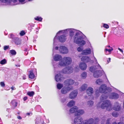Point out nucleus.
Wrapping results in <instances>:
<instances>
[{
	"label": "nucleus",
	"mask_w": 124,
	"mask_h": 124,
	"mask_svg": "<svg viewBox=\"0 0 124 124\" xmlns=\"http://www.w3.org/2000/svg\"><path fill=\"white\" fill-rule=\"evenodd\" d=\"M79 67L82 70H85L87 68V65L85 63L81 62L79 64Z\"/></svg>",
	"instance_id": "6ab92c4d"
},
{
	"label": "nucleus",
	"mask_w": 124,
	"mask_h": 124,
	"mask_svg": "<svg viewBox=\"0 0 124 124\" xmlns=\"http://www.w3.org/2000/svg\"><path fill=\"white\" fill-rule=\"evenodd\" d=\"M79 70V68L78 66L76 67L75 68V70L76 71H78Z\"/></svg>",
	"instance_id": "864d4df0"
},
{
	"label": "nucleus",
	"mask_w": 124,
	"mask_h": 124,
	"mask_svg": "<svg viewBox=\"0 0 124 124\" xmlns=\"http://www.w3.org/2000/svg\"><path fill=\"white\" fill-rule=\"evenodd\" d=\"M78 93L77 90H75L73 91L70 93V98L71 99H74L77 96Z\"/></svg>",
	"instance_id": "1a4fd4ad"
},
{
	"label": "nucleus",
	"mask_w": 124,
	"mask_h": 124,
	"mask_svg": "<svg viewBox=\"0 0 124 124\" xmlns=\"http://www.w3.org/2000/svg\"><path fill=\"white\" fill-rule=\"evenodd\" d=\"M11 105L14 108H15L17 106V103L16 102L15 100L12 101L11 103Z\"/></svg>",
	"instance_id": "473e14b6"
},
{
	"label": "nucleus",
	"mask_w": 124,
	"mask_h": 124,
	"mask_svg": "<svg viewBox=\"0 0 124 124\" xmlns=\"http://www.w3.org/2000/svg\"><path fill=\"white\" fill-rule=\"evenodd\" d=\"M72 89V86H64L62 89L61 92L62 93L65 94L68 93Z\"/></svg>",
	"instance_id": "39448f33"
},
{
	"label": "nucleus",
	"mask_w": 124,
	"mask_h": 124,
	"mask_svg": "<svg viewBox=\"0 0 124 124\" xmlns=\"http://www.w3.org/2000/svg\"><path fill=\"white\" fill-rule=\"evenodd\" d=\"M10 1V0H0V2L5 4L9 5Z\"/></svg>",
	"instance_id": "72a5a7b5"
},
{
	"label": "nucleus",
	"mask_w": 124,
	"mask_h": 124,
	"mask_svg": "<svg viewBox=\"0 0 124 124\" xmlns=\"http://www.w3.org/2000/svg\"><path fill=\"white\" fill-rule=\"evenodd\" d=\"M107 87L105 85L103 84L101 85L100 87L99 91L97 90L96 91V93L97 96L98 95V92L100 93H103L105 92L106 90Z\"/></svg>",
	"instance_id": "20e7f679"
},
{
	"label": "nucleus",
	"mask_w": 124,
	"mask_h": 124,
	"mask_svg": "<svg viewBox=\"0 0 124 124\" xmlns=\"http://www.w3.org/2000/svg\"><path fill=\"white\" fill-rule=\"evenodd\" d=\"M93 102L92 101H87L86 103L87 105L89 107H91L93 106Z\"/></svg>",
	"instance_id": "c85d7f7f"
},
{
	"label": "nucleus",
	"mask_w": 124,
	"mask_h": 124,
	"mask_svg": "<svg viewBox=\"0 0 124 124\" xmlns=\"http://www.w3.org/2000/svg\"><path fill=\"white\" fill-rule=\"evenodd\" d=\"M43 123V120H41L40 118H37L36 119V124H44Z\"/></svg>",
	"instance_id": "bb28decb"
},
{
	"label": "nucleus",
	"mask_w": 124,
	"mask_h": 124,
	"mask_svg": "<svg viewBox=\"0 0 124 124\" xmlns=\"http://www.w3.org/2000/svg\"><path fill=\"white\" fill-rule=\"evenodd\" d=\"M26 78V76L25 75H24L23 77V79H25Z\"/></svg>",
	"instance_id": "052dcab7"
},
{
	"label": "nucleus",
	"mask_w": 124,
	"mask_h": 124,
	"mask_svg": "<svg viewBox=\"0 0 124 124\" xmlns=\"http://www.w3.org/2000/svg\"><path fill=\"white\" fill-rule=\"evenodd\" d=\"M21 41L20 39L17 38H16L15 39V44L17 45H19L21 43Z\"/></svg>",
	"instance_id": "2f4dec72"
},
{
	"label": "nucleus",
	"mask_w": 124,
	"mask_h": 124,
	"mask_svg": "<svg viewBox=\"0 0 124 124\" xmlns=\"http://www.w3.org/2000/svg\"><path fill=\"white\" fill-rule=\"evenodd\" d=\"M6 61L5 59H4L1 61L0 62V63L1 64H4L6 63Z\"/></svg>",
	"instance_id": "a19ab883"
},
{
	"label": "nucleus",
	"mask_w": 124,
	"mask_h": 124,
	"mask_svg": "<svg viewBox=\"0 0 124 124\" xmlns=\"http://www.w3.org/2000/svg\"><path fill=\"white\" fill-rule=\"evenodd\" d=\"M108 93L102 94L101 98V101L99 103L98 106L102 108H106L108 111L112 109V107L110 104V101L108 100H105L107 98Z\"/></svg>",
	"instance_id": "f03ea898"
},
{
	"label": "nucleus",
	"mask_w": 124,
	"mask_h": 124,
	"mask_svg": "<svg viewBox=\"0 0 124 124\" xmlns=\"http://www.w3.org/2000/svg\"><path fill=\"white\" fill-rule=\"evenodd\" d=\"M10 53L12 55H15L16 54V51L14 50H11L10 51Z\"/></svg>",
	"instance_id": "c03bdc74"
},
{
	"label": "nucleus",
	"mask_w": 124,
	"mask_h": 124,
	"mask_svg": "<svg viewBox=\"0 0 124 124\" xmlns=\"http://www.w3.org/2000/svg\"><path fill=\"white\" fill-rule=\"evenodd\" d=\"M11 89L12 90H15L16 89V88L14 86H12L11 88Z\"/></svg>",
	"instance_id": "6e6d98bb"
},
{
	"label": "nucleus",
	"mask_w": 124,
	"mask_h": 124,
	"mask_svg": "<svg viewBox=\"0 0 124 124\" xmlns=\"http://www.w3.org/2000/svg\"><path fill=\"white\" fill-rule=\"evenodd\" d=\"M14 35L12 34H10V37L11 38H13Z\"/></svg>",
	"instance_id": "4d7b16f0"
},
{
	"label": "nucleus",
	"mask_w": 124,
	"mask_h": 124,
	"mask_svg": "<svg viewBox=\"0 0 124 124\" xmlns=\"http://www.w3.org/2000/svg\"><path fill=\"white\" fill-rule=\"evenodd\" d=\"M17 118L19 119H22V118L20 116H18L17 117Z\"/></svg>",
	"instance_id": "e2e57ef3"
},
{
	"label": "nucleus",
	"mask_w": 124,
	"mask_h": 124,
	"mask_svg": "<svg viewBox=\"0 0 124 124\" xmlns=\"http://www.w3.org/2000/svg\"><path fill=\"white\" fill-rule=\"evenodd\" d=\"M0 84L1 86L3 87H4L5 85L4 82H1L0 83Z\"/></svg>",
	"instance_id": "8fccbe9b"
},
{
	"label": "nucleus",
	"mask_w": 124,
	"mask_h": 124,
	"mask_svg": "<svg viewBox=\"0 0 124 124\" xmlns=\"http://www.w3.org/2000/svg\"><path fill=\"white\" fill-rule=\"evenodd\" d=\"M112 116L115 117H116L118 116V113L116 112H114L112 113Z\"/></svg>",
	"instance_id": "ea45409f"
},
{
	"label": "nucleus",
	"mask_w": 124,
	"mask_h": 124,
	"mask_svg": "<svg viewBox=\"0 0 124 124\" xmlns=\"http://www.w3.org/2000/svg\"><path fill=\"white\" fill-rule=\"evenodd\" d=\"M79 84V83H78V82H76V83H75V85H78Z\"/></svg>",
	"instance_id": "774afa93"
},
{
	"label": "nucleus",
	"mask_w": 124,
	"mask_h": 124,
	"mask_svg": "<svg viewBox=\"0 0 124 124\" xmlns=\"http://www.w3.org/2000/svg\"><path fill=\"white\" fill-rule=\"evenodd\" d=\"M65 100H66L65 99H62L61 101L62 102L64 103L65 101Z\"/></svg>",
	"instance_id": "13d9d810"
},
{
	"label": "nucleus",
	"mask_w": 124,
	"mask_h": 124,
	"mask_svg": "<svg viewBox=\"0 0 124 124\" xmlns=\"http://www.w3.org/2000/svg\"><path fill=\"white\" fill-rule=\"evenodd\" d=\"M55 49L56 50H58V47L56 46L55 47Z\"/></svg>",
	"instance_id": "338daca9"
},
{
	"label": "nucleus",
	"mask_w": 124,
	"mask_h": 124,
	"mask_svg": "<svg viewBox=\"0 0 124 124\" xmlns=\"http://www.w3.org/2000/svg\"><path fill=\"white\" fill-rule=\"evenodd\" d=\"M9 5H17L19 4L18 0H10Z\"/></svg>",
	"instance_id": "393cba45"
},
{
	"label": "nucleus",
	"mask_w": 124,
	"mask_h": 124,
	"mask_svg": "<svg viewBox=\"0 0 124 124\" xmlns=\"http://www.w3.org/2000/svg\"><path fill=\"white\" fill-rule=\"evenodd\" d=\"M58 39L60 42H64L66 39V36L64 35H61L59 37Z\"/></svg>",
	"instance_id": "aec40b11"
},
{
	"label": "nucleus",
	"mask_w": 124,
	"mask_h": 124,
	"mask_svg": "<svg viewBox=\"0 0 124 124\" xmlns=\"http://www.w3.org/2000/svg\"><path fill=\"white\" fill-rule=\"evenodd\" d=\"M94 60L95 61L96 63V65L95 66L97 67L98 68V69H100L101 68V66L98 63L97 59L96 58L94 57Z\"/></svg>",
	"instance_id": "c9c22d12"
},
{
	"label": "nucleus",
	"mask_w": 124,
	"mask_h": 124,
	"mask_svg": "<svg viewBox=\"0 0 124 124\" xmlns=\"http://www.w3.org/2000/svg\"><path fill=\"white\" fill-rule=\"evenodd\" d=\"M120 107L121 104H119L118 102H116L114 104L113 108L115 111H118L120 110Z\"/></svg>",
	"instance_id": "ddd939ff"
},
{
	"label": "nucleus",
	"mask_w": 124,
	"mask_h": 124,
	"mask_svg": "<svg viewBox=\"0 0 124 124\" xmlns=\"http://www.w3.org/2000/svg\"><path fill=\"white\" fill-rule=\"evenodd\" d=\"M87 86V84H84L81 86L80 88L82 91H84L85 90Z\"/></svg>",
	"instance_id": "7c9ffc66"
},
{
	"label": "nucleus",
	"mask_w": 124,
	"mask_h": 124,
	"mask_svg": "<svg viewBox=\"0 0 124 124\" xmlns=\"http://www.w3.org/2000/svg\"><path fill=\"white\" fill-rule=\"evenodd\" d=\"M59 50L63 54H66L68 52V50L67 48L64 46H61L59 48Z\"/></svg>",
	"instance_id": "0eeeda50"
},
{
	"label": "nucleus",
	"mask_w": 124,
	"mask_h": 124,
	"mask_svg": "<svg viewBox=\"0 0 124 124\" xmlns=\"http://www.w3.org/2000/svg\"><path fill=\"white\" fill-rule=\"evenodd\" d=\"M118 50H119L122 53H123V51L121 49L119 48H118Z\"/></svg>",
	"instance_id": "680f3d73"
},
{
	"label": "nucleus",
	"mask_w": 124,
	"mask_h": 124,
	"mask_svg": "<svg viewBox=\"0 0 124 124\" xmlns=\"http://www.w3.org/2000/svg\"><path fill=\"white\" fill-rule=\"evenodd\" d=\"M20 34L21 36H23L25 34V33L24 31H21L20 33Z\"/></svg>",
	"instance_id": "de8ad7c7"
},
{
	"label": "nucleus",
	"mask_w": 124,
	"mask_h": 124,
	"mask_svg": "<svg viewBox=\"0 0 124 124\" xmlns=\"http://www.w3.org/2000/svg\"><path fill=\"white\" fill-rule=\"evenodd\" d=\"M69 69L67 68V67L64 68L63 70V72L65 74H70L72 73V70L71 69H70V71H68L67 70H69Z\"/></svg>",
	"instance_id": "a878e982"
},
{
	"label": "nucleus",
	"mask_w": 124,
	"mask_h": 124,
	"mask_svg": "<svg viewBox=\"0 0 124 124\" xmlns=\"http://www.w3.org/2000/svg\"><path fill=\"white\" fill-rule=\"evenodd\" d=\"M109 97L110 99H117L119 98V95L116 93H112L109 95Z\"/></svg>",
	"instance_id": "f8f14e48"
},
{
	"label": "nucleus",
	"mask_w": 124,
	"mask_h": 124,
	"mask_svg": "<svg viewBox=\"0 0 124 124\" xmlns=\"http://www.w3.org/2000/svg\"><path fill=\"white\" fill-rule=\"evenodd\" d=\"M87 74L86 72H84L81 74L82 78L83 79L85 78L86 77Z\"/></svg>",
	"instance_id": "e433bc0d"
},
{
	"label": "nucleus",
	"mask_w": 124,
	"mask_h": 124,
	"mask_svg": "<svg viewBox=\"0 0 124 124\" xmlns=\"http://www.w3.org/2000/svg\"><path fill=\"white\" fill-rule=\"evenodd\" d=\"M78 109V107L76 106H75L70 109L69 111L70 113H75V114L76 115Z\"/></svg>",
	"instance_id": "412c9836"
},
{
	"label": "nucleus",
	"mask_w": 124,
	"mask_h": 124,
	"mask_svg": "<svg viewBox=\"0 0 124 124\" xmlns=\"http://www.w3.org/2000/svg\"><path fill=\"white\" fill-rule=\"evenodd\" d=\"M113 50V49L112 47H111L110 48L108 49L107 48H106L105 50V52H106L107 51H108L109 53H111V51Z\"/></svg>",
	"instance_id": "79ce46f5"
},
{
	"label": "nucleus",
	"mask_w": 124,
	"mask_h": 124,
	"mask_svg": "<svg viewBox=\"0 0 124 124\" xmlns=\"http://www.w3.org/2000/svg\"><path fill=\"white\" fill-rule=\"evenodd\" d=\"M75 124H84V121H83L82 118L81 117H76L74 120Z\"/></svg>",
	"instance_id": "423d86ee"
},
{
	"label": "nucleus",
	"mask_w": 124,
	"mask_h": 124,
	"mask_svg": "<svg viewBox=\"0 0 124 124\" xmlns=\"http://www.w3.org/2000/svg\"><path fill=\"white\" fill-rule=\"evenodd\" d=\"M85 113L84 111L82 109H78L77 110L76 115H77L81 116L83 115Z\"/></svg>",
	"instance_id": "5701e85b"
},
{
	"label": "nucleus",
	"mask_w": 124,
	"mask_h": 124,
	"mask_svg": "<svg viewBox=\"0 0 124 124\" xmlns=\"http://www.w3.org/2000/svg\"><path fill=\"white\" fill-rule=\"evenodd\" d=\"M81 60L82 61H84L86 62H91V61H92L87 56L82 57L81 58Z\"/></svg>",
	"instance_id": "4be33fe9"
},
{
	"label": "nucleus",
	"mask_w": 124,
	"mask_h": 124,
	"mask_svg": "<svg viewBox=\"0 0 124 124\" xmlns=\"http://www.w3.org/2000/svg\"><path fill=\"white\" fill-rule=\"evenodd\" d=\"M103 27L106 29H108L109 27V26L106 24L103 23Z\"/></svg>",
	"instance_id": "49530a36"
},
{
	"label": "nucleus",
	"mask_w": 124,
	"mask_h": 124,
	"mask_svg": "<svg viewBox=\"0 0 124 124\" xmlns=\"http://www.w3.org/2000/svg\"><path fill=\"white\" fill-rule=\"evenodd\" d=\"M95 120L97 121H98L99 120V119L98 118H96L95 119Z\"/></svg>",
	"instance_id": "0e129e2a"
},
{
	"label": "nucleus",
	"mask_w": 124,
	"mask_h": 124,
	"mask_svg": "<svg viewBox=\"0 0 124 124\" xmlns=\"http://www.w3.org/2000/svg\"><path fill=\"white\" fill-rule=\"evenodd\" d=\"M27 99V97L26 96H25L23 98V100L25 101H26Z\"/></svg>",
	"instance_id": "bf43d9fd"
},
{
	"label": "nucleus",
	"mask_w": 124,
	"mask_h": 124,
	"mask_svg": "<svg viewBox=\"0 0 124 124\" xmlns=\"http://www.w3.org/2000/svg\"><path fill=\"white\" fill-rule=\"evenodd\" d=\"M63 86V85L60 83H58L57 85V88L59 89H60Z\"/></svg>",
	"instance_id": "f704fd0d"
},
{
	"label": "nucleus",
	"mask_w": 124,
	"mask_h": 124,
	"mask_svg": "<svg viewBox=\"0 0 124 124\" xmlns=\"http://www.w3.org/2000/svg\"><path fill=\"white\" fill-rule=\"evenodd\" d=\"M69 31L70 36L73 38L74 42L81 46L85 44V42L83 40L84 36L82 32L73 29H69Z\"/></svg>",
	"instance_id": "f257e3e1"
},
{
	"label": "nucleus",
	"mask_w": 124,
	"mask_h": 124,
	"mask_svg": "<svg viewBox=\"0 0 124 124\" xmlns=\"http://www.w3.org/2000/svg\"><path fill=\"white\" fill-rule=\"evenodd\" d=\"M60 61L58 65L60 66L64 67L66 66V63L64 60H63V58Z\"/></svg>",
	"instance_id": "b1692460"
},
{
	"label": "nucleus",
	"mask_w": 124,
	"mask_h": 124,
	"mask_svg": "<svg viewBox=\"0 0 124 124\" xmlns=\"http://www.w3.org/2000/svg\"><path fill=\"white\" fill-rule=\"evenodd\" d=\"M102 68L98 69V68L96 66L91 67L90 68L89 70L92 72L93 73V76L96 78H98L101 76L102 74L104 73V71L101 70Z\"/></svg>",
	"instance_id": "7ed1b4c3"
},
{
	"label": "nucleus",
	"mask_w": 124,
	"mask_h": 124,
	"mask_svg": "<svg viewBox=\"0 0 124 124\" xmlns=\"http://www.w3.org/2000/svg\"><path fill=\"white\" fill-rule=\"evenodd\" d=\"M75 104V101L73 100H71L68 102L67 105L69 107H71L74 105Z\"/></svg>",
	"instance_id": "cd10ccee"
},
{
	"label": "nucleus",
	"mask_w": 124,
	"mask_h": 124,
	"mask_svg": "<svg viewBox=\"0 0 124 124\" xmlns=\"http://www.w3.org/2000/svg\"><path fill=\"white\" fill-rule=\"evenodd\" d=\"M110 119H111L110 118H108L107 120V122H109V121L110 120Z\"/></svg>",
	"instance_id": "69168bd1"
},
{
	"label": "nucleus",
	"mask_w": 124,
	"mask_h": 124,
	"mask_svg": "<svg viewBox=\"0 0 124 124\" xmlns=\"http://www.w3.org/2000/svg\"><path fill=\"white\" fill-rule=\"evenodd\" d=\"M27 94L30 96H33L34 94V93L33 91L29 92L27 93Z\"/></svg>",
	"instance_id": "4c0bfd02"
},
{
	"label": "nucleus",
	"mask_w": 124,
	"mask_h": 124,
	"mask_svg": "<svg viewBox=\"0 0 124 124\" xmlns=\"http://www.w3.org/2000/svg\"><path fill=\"white\" fill-rule=\"evenodd\" d=\"M67 68H68V69H69V70H67L68 71H70V69H71L72 70V72L73 70V69L72 68L70 67H67Z\"/></svg>",
	"instance_id": "3c124183"
},
{
	"label": "nucleus",
	"mask_w": 124,
	"mask_h": 124,
	"mask_svg": "<svg viewBox=\"0 0 124 124\" xmlns=\"http://www.w3.org/2000/svg\"><path fill=\"white\" fill-rule=\"evenodd\" d=\"M19 3L22 4H23L26 3L25 0H18Z\"/></svg>",
	"instance_id": "a18cd8bd"
},
{
	"label": "nucleus",
	"mask_w": 124,
	"mask_h": 124,
	"mask_svg": "<svg viewBox=\"0 0 124 124\" xmlns=\"http://www.w3.org/2000/svg\"><path fill=\"white\" fill-rule=\"evenodd\" d=\"M102 82V80L101 79H98L97 80L96 82V84L98 85L101 84Z\"/></svg>",
	"instance_id": "58836bf2"
},
{
	"label": "nucleus",
	"mask_w": 124,
	"mask_h": 124,
	"mask_svg": "<svg viewBox=\"0 0 124 124\" xmlns=\"http://www.w3.org/2000/svg\"><path fill=\"white\" fill-rule=\"evenodd\" d=\"M9 48V46H5L4 47V50H6Z\"/></svg>",
	"instance_id": "603ef678"
},
{
	"label": "nucleus",
	"mask_w": 124,
	"mask_h": 124,
	"mask_svg": "<svg viewBox=\"0 0 124 124\" xmlns=\"http://www.w3.org/2000/svg\"><path fill=\"white\" fill-rule=\"evenodd\" d=\"M35 19L37 21H42V18L41 17L37 16L35 18Z\"/></svg>",
	"instance_id": "37998d69"
},
{
	"label": "nucleus",
	"mask_w": 124,
	"mask_h": 124,
	"mask_svg": "<svg viewBox=\"0 0 124 124\" xmlns=\"http://www.w3.org/2000/svg\"><path fill=\"white\" fill-rule=\"evenodd\" d=\"M86 93L89 96H91L94 93L93 88L91 87H89L86 90Z\"/></svg>",
	"instance_id": "9d476101"
},
{
	"label": "nucleus",
	"mask_w": 124,
	"mask_h": 124,
	"mask_svg": "<svg viewBox=\"0 0 124 124\" xmlns=\"http://www.w3.org/2000/svg\"><path fill=\"white\" fill-rule=\"evenodd\" d=\"M29 77L30 78L32 79H33L34 77V75L32 70H31L30 71Z\"/></svg>",
	"instance_id": "c756f323"
},
{
	"label": "nucleus",
	"mask_w": 124,
	"mask_h": 124,
	"mask_svg": "<svg viewBox=\"0 0 124 124\" xmlns=\"http://www.w3.org/2000/svg\"><path fill=\"white\" fill-rule=\"evenodd\" d=\"M62 76L61 75L60 73L57 74L55 76V79L56 81L57 82L61 81Z\"/></svg>",
	"instance_id": "2eb2a0df"
},
{
	"label": "nucleus",
	"mask_w": 124,
	"mask_h": 124,
	"mask_svg": "<svg viewBox=\"0 0 124 124\" xmlns=\"http://www.w3.org/2000/svg\"><path fill=\"white\" fill-rule=\"evenodd\" d=\"M113 124H117L116 122H115L113 123ZM118 124H124L122 122H120L118 123Z\"/></svg>",
	"instance_id": "5fc2aeb1"
},
{
	"label": "nucleus",
	"mask_w": 124,
	"mask_h": 124,
	"mask_svg": "<svg viewBox=\"0 0 124 124\" xmlns=\"http://www.w3.org/2000/svg\"><path fill=\"white\" fill-rule=\"evenodd\" d=\"M83 50L82 47H78L77 48V50L79 52H81Z\"/></svg>",
	"instance_id": "09e8293b"
},
{
	"label": "nucleus",
	"mask_w": 124,
	"mask_h": 124,
	"mask_svg": "<svg viewBox=\"0 0 124 124\" xmlns=\"http://www.w3.org/2000/svg\"><path fill=\"white\" fill-rule=\"evenodd\" d=\"M63 60H64L66 65L71 64L72 61L71 59L69 57H63Z\"/></svg>",
	"instance_id": "9b49d317"
},
{
	"label": "nucleus",
	"mask_w": 124,
	"mask_h": 124,
	"mask_svg": "<svg viewBox=\"0 0 124 124\" xmlns=\"http://www.w3.org/2000/svg\"><path fill=\"white\" fill-rule=\"evenodd\" d=\"M69 29H68L65 30H62L58 32L57 33L56 36L54 38V43L56 40V37L57 36L58 34H66L68 33V32L69 31Z\"/></svg>",
	"instance_id": "6e6552de"
},
{
	"label": "nucleus",
	"mask_w": 124,
	"mask_h": 124,
	"mask_svg": "<svg viewBox=\"0 0 124 124\" xmlns=\"http://www.w3.org/2000/svg\"><path fill=\"white\" fill-rule=\"evenodd\" d=\"M91 52V50L90 48H88L86 49L83 50L82 54L83 55H87L90 54Z\"/></svg>",
	"instance_id": "f3484780"
},
{
	"label": "nucleus",
	"mask_w": 124,
	"mask_h": 124,
	"mask_svg": "<svg viewBox=\"0 0 124 124\" xmlns=\"http://www.w3.org/2000/svg\"><path fill=\"white\" fill-rule=\"evenodd\" d=\"M62 59V57L61 55L58 54L55 55L53 57V59L55 61H60Z\"/></svg>",
	"instance_id": "a211bd4d"
},
{
	"label": "nucleus",
	"mask_w": 124,
	"mask_h": 124,
	"mask_svg": "<svg viewBox=\"0 0 124 124\" xmlns=\"http://www.w3.org/2000/svg\"><path fill=\"white\" fill-rule=\"evenodd\" d=\"M94 119L93 118H90L84 121V124H93L94 122Z\"/></svg>",
	"instance_id": "dca6fc26"
},
{
	"label": "nucleus",
	"mask_w": 124,
	"mask_h": 124,
	"mask_svg": "<svg viewBox=\"0 0 124 124\" xmlns=\"http://www.w3.org/2000/svg\"><path fill=\"white\" fill-rule=\"evenodd\" d=\"M74 81L71 79L67 80L65 81L64 82V85H71L74 84Z\"/></svg>",
	"instance_id": "4468645a"
}]
</instances>
